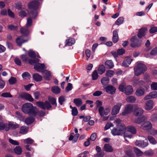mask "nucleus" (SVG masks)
<instances>
[{"label": "nucleus", "mask_w": 157, "mask_h": 157, "mask_svg": "<svg viewBox=\"0 0 157 157\" xmlns=\"http://www.w3.org/2000/svg\"><path fill=\"white\" fill-rule=\"evenodd\" d=\"M22 111L24 113L30 115H35L36 114V109L34 107L33 105L30 103H27L24 104L21 108Z\"/></svg>", "instance_id": "1"}, {"label": "nucleus", "mask_w": 157, "mask_h": 157, "mask_svg": "<svg viewBox=\"0 0 157 157\" xmlns=\"http://www.w3.org/2000/svg\"><path fill=\"white\" fill-rule=\"evenodd\" d=\"M134 70L135 75L136 76H139L146 71L147 68L144 64L138 62L136 63Z\"/></svg>", "instance_id": "2"}, {"label": "nucleus", "mask_w": 157, "mask_h": 157, "mask_svg": "<svg viewBox=\"0 0 157 157\" xmlns=\"http://www.w3.org/2000/svg\"><path fill=\"white\" fill-rule=\"evenodd\" d=\"M39 4V3L38 1H34L30 2L28 5L30 9L34 10L33 11H32L29 13L30 16L33 18H35L37 16V13L36 10L38 8Z\"/></svg>", "instance_id": "3"}, {"label": "nucleus", "mask_w": 157, "mask_h": 157, "mask_svg": "<svg viewBox=\"0 0 157 157\" xmlns=\"http://www.w3.org/2000/svg\"><path fill=\"white\" fill-rule=\"evenodd\" d=\"M125 129L124 125H121L120 127L114 128L111 130V132L113 136L121 135L124 133Z\"/></svg>", "instance_id": "4"}, {"label": "nucleus", "mask_w": 157, "mask_h": 157, "mask_svg": "<svg viewBox=\"0 0 157 157\" xmlns=\"http://www.w3.org/2000/svg\"><path fill=\"white\" fill-rule=\"evenodd\" d=\"M110 109L107 108L104 109L102 106H100L99 109L98 111L103 121L107 120L109 118L108 116H104V115H106L110 112Z\"/></svg>", "instance_id": "5"}, {"label": "nucleus", "mask_w": 157, "mask_h": 157, "mask_svg": "<svg viewBox=\"0 0 157 157\" xmlns=\"http://www.w3.org/2000/svg\"><path fill=\"white\" fill-rule=\"evenodd\" d=\"M134 108V105L128 104L126 105L124 110L120 114L121 116H125L132 112H133Z\"/></svg>", "instance_id": "6"}, {"label": "nucleus", "mask_w": 157, "mask_h": 157, "mask_svg": "<svg viewBox=\"0 0 157 157\" xmlns=\"http://www.w3.org/2000/svg\"><path fill=\"white\" fill-rule=\"evenodd\" d=\"M134 108L133 111V115L136 117L141 116L144 112V110L141 108L139 107L137 104H134Z\"/></svg>", "instance_id": "7"}, {"label": "nucleus", "mask_w": 157, "mask_h": 157, "mask_svg": "<svg viewBox=\"0 0 157 157\" xmlns=\"http://www.w3.org/2000/svg\"><path fill=\"white\" fill-rule=\"evenodd\" d=\"M36 105L41 108L44 109H49L51 107L50 103L48 101H46L44 102L41 101H37L36 103Z\"/></svg>", "instance_id": "8"}, {"label": "nucleus", "mask_w": 157, "mask_h": 157, "mask_svg": "<svg viewBox=\"0 0 157 157\" xmlns=\"http://www.w3.org/2000/svg\"><path fill=\"white\" fill-rule=\"evenodd\" d=\"M131 46L132 47L135 48L140 46L141 41L138 40L136 36H134L130 39Z\"/></svg>", "instance_id": "9"}, {"label": "nucleus", "mask_w": 157, "mask_h": 157, "mask_svg": "<svg viewBox=\"0 0 157 157\" xmlns=\"http://www.w3.org/2000/svg\"><path fill=\"white\" fill-rule=\"evenodd\" d=\"M122 105L121 103H119L114 105L113 107L111 114L113 115H116L118 113Z\"/></svg>", "instance_id": "10"}, {"label": "nucleus", "mask_w": 157, "mask_h": 157, "mask_svg": "<svg viewBox=\"0 0 157 157\" xmlns=\"http://www.w3.org/2000/svg\"><path fill=\"white\" fill-rule=\"evenodd\" d=\"M19 127V125L16 122L10 121L7 124V127L6 128V131H8L10 129H15L18 128Z\"/></svg>", "instance_id": "11"}, {"label": "nucleus", "mask_w": 157, "mask_h": 157, "mask_svg": "<svg viewBox=\"0 0 157 157\" xmlns=\"http://www.w3.org/2000/svg\"><path fill=\"white\" fill-rule=\"evenodd\" d=\"M153 101L151 100H149L146 101L145 103V109L147 110H150L153 108Z\"/></svg>", "instance_id": "12"}, {"label": "nucleus", "mask_w": 157, "mask_h": 157, "mask_svg": "<svg viewBox=\"0 0 157 157\" xmlns=\"http://www.w3.org/2000/svg\"><path fill=\"white\" fill-rule=\"evenodd\" d=\"M106 92L110 94H113L115 92L116 89L111 85H109L104 88Z\"/></svg>", "instance_id": "13"}, {"label": "nucleus", "mask_w": 157, "mask_h": 157, "mask_svg": "<svg viewBox=\"0 0 157 157\" xmlns=\"http://www.w3.org/2000/svg\"><path fill=\"white\" fill-rule=\"evenodd\" d=\"M157 97V91H153L146 95L144 98V100Z\"/></svg>", "instance_id": "14"}, {"label": "nucleus", "mask_w": 157, "mask_h": 157, "mask_svg": "<svg viewBox=\"0 0 157 157\" xmlns=\"http://www.w3.org/2000/svg\"><path fill=\"white\" fill-rule=\"evenodd\" d=\"M152 127V124L149 121H146L140 126V128L146 130L151 129Z\"/></svg>", "instance_id": "15"}, {"label": "nucleus", "mask_w": 157, "mask_h": 157, "mask_svg": "<svg viewBox=\"0 0 157 157\" xmlns=\"http://www.w3.org/2000/svg\"><path fill=\"white\" fill-rule=\"evenodd\" d=\"M79 136V134L76 133L75 135L74 133H72L69 138V140L70 141L72 140L73 143H75L78 140Z\"/></svg>", "instance_id": "16"}, {"label": "nucleus", "mask_w": 157, "mask_h": 157, "mask_svg": "<svg viewBox=\"0 0 157 157\" xmlns=\"http://www.w3.org/2000/svg\"><path fill=\"white\" fill-rule=\"evenodd\" d=\"M45 68L44 63H38L34 66V69L38 72H40Z\"/></svg>", "instance_id": "17"}, {"label": "nucleus", "mask_w": 157, "mask_h": 157, "mask_svg": "<svg viewBox=\"0 0 157 157\" xmlns=\"http://www.w3.org/2000/svg\"><path fill=\"white\" fill-rule=\"evenodd\" d=\"M22 98L25 99L30 101H33L34 99L32 96L29 94L27 93H23L21 95Z\"/></svg>", "instance_id": "18"}, {"label": "nucleus", "mask_w": 157, "mask_h": 157, "mask_svg": "<svg viewBox=\"0 0 157 157\" xmlns=\"http://www.w3.org/2000/svg\"><path fill=\"white\" fill-rule=\"evenodd\" d=\"M133 91V89L131 86L128 85L125 86L124 92L126 95H130L132 93Z\"/></svg>", "instance_id": "19"}, {"label": "nucleus", "mask_w": 157, "mask_h": 157, "mask_svg": "<svg viewBox=\"0 0 157 157\" xmlns=\"http://www.w3.org/2000/svg\"><path fill=\"white\" fill-rule=\"evenodd\" d=\"M42 72L44 78L46 80H50L52 77L50 72L47 70H45Z\"/></svg>", "instance_id": "20"}, {"label": "nucleus", "mask_w": 157, "mask_h": 157, "mask_svg": "<svg viewBox=\"0 0 157 157\" xmlns=\"http://www.w3.org/2000/svg\"><path fill=\"white\" fill-rule=\"evenodd\" d=\"M145 93V90L142 87L138 88L135 92L136 95L137 96H141L143 95Z\"/></svg>", "instance_id": "21"}, {"label": "nucleus", "mask_w": 157, "mask_h": 157, "mask_svg": "<svg viewBox=\"0 0 157 157\" xmlns=\"http://www.w3.org/2000/svg\"><path fill=\"white\" fill-rule=\"evenodd\" d=\"M34 80L36 82H40L42 79V76L38 73H35L33 76Z\"/></svg>", "instance_id": "22"}, {"label": "nucleus", "mask_w": 157, "mask_h": 157, "mask_svg": "<svg viewBox=\"0 0 157 157\" xmlns=\"http://www.w3.org/2000/svg\"><path fill=\"white\" fill-rule=\"evenodd\" d=\"M118 40V34L117 31L115 30L113 32V36L112 40L114 43H116Z\"/></svg>", "instance_id": "23"}, {"label": "nucleus", "mask_w": 157, "mask_h": 157, "mask_svg": "<svg viewBox=\"0 0 157 157\" xmlns=\"http://www.w3.org/2000/svg\"><path fill=\"white\" fill-rule=\"evenodd\" d=\"M106 67L109 69L113 68L114 66L113 62L111 60H107L105 63Z\"/></svg>", "instance_id": "24"}, {"label": "nucleus", "mask_w": 157, "mask_h": 157, "mask_svg": "<svg viewBox=\"0 0 157 157\" xmlns=\"http://www.w3.org/2000/svg\"><path fill=\"white\" fill-rule=\"evenodd\" d=\"M104 151L107 152H111L113 151V149L111 146L108 144H105L104 146Z\"/></svg>", "instance_id": "25"}, {"label": "nucleus", "mask_w": 157, "mask_h": 157, "mask_svg": "<svg viewBox=\"0 0 157 157\" xmlns=\"http://www.w3.org/2000/svg\"><path fill=\"white\" fill-rule=\"evenodd\" d=\"M132 60L130 58H128L125 60L122 63V65L125 67H128L131 64Z\"/></svg>", "instance_id": "26"}, {"label": "nucleus", "mask_w": 157, "mask_h": 157, "mask_svg": "<svg viewBox=\"0 0 157 157\" xmlns=\"http://www.w3.org/2000/svg\"><path fill=\"white\" fill-rule=\"evenodd\" d=\"M28 132V128L25 126H23L21 127L19 132V133L22 134H26Z\"/></svg>", "instance_id": "27"}, {"label": "nucleus", "mask_w": 157, "mask_h": 157, "mask_svg": "<svg viewBox=\"0 0 157 157\" xmlns=\"http://www.w3.org/2000/svg\"><path fill=\"white\" fill-rule=\"evenodd\" d=\"M127 131L132 134H135L136 132V130L135 128L133 126H129L127 127Z\"/></svg>", "instance_id": "28"}, {"label": "nucleus", "mask_w": 157, "mask_h": 157, "mask_svg": "<svg viewBox=\"0 0 157 157\" xmlns=\"http://www.w3.org/2000/svg\"><path fill=\"white\" fill-rule=\"evenodd\" d=\"M109 82V79L108 77H103L101 80V82L104 86L107 85Z\"/></svg>", "instance_id": "29"}, {"label": "nucleus", "mask_w": 157, "mask_h": 157, "mask_svg": "<svg viewBox=\"0 0 157 157\" xmlns=\"http://www.w3.org/2000/svg\"><path fill=\"white\" fill-rule=\"evenodd\" d=\"M60 89L58 86H55L52 87V90L54 93L58 94L60 92Z\"/></svg>", "instance_id": "30"}, {"label": "nucleus", "mask_w": 157, "mask_h": 157, "mask_svg": "<svg viewBox=\"0 0 157 157\" xmlns=\"http://www.w3.org/2000/svg\"><path fill=\"white\" fill-rule=\"evenodd\" d=\"M146 33V30L143 29H140L138 34V37L140 38L142 37L145 35Z\"/></svg>", "instance_id": "31"}, {"label": "nucleus", "mask_w": 157, "mask_h": 157, "mask_svg": "<svg viewBox=\"0 0 157 157\" xmlns=\"http://www.w3.org/2000/svg\"><path fill=\"white\" fill-rule=\"evenodd\" d=\"M14 151L16 154L18 155H20L22 152V149L20 147L17 146L14 149Z\"/></svg>", "instance_id": "32"}, {"label": "nucleus", "mask_w": 157, "mask_h": 157, "mask_svg": "<svg viewBox=\"0 0 157 157\" xmlns=\"http://www.w3.org/2000/svg\"><path fill=\"white\" fill-rule=\"evenodd\" d=\"M73 101L78 106H80L82 103V101L80 98H75L74 99Z\"/></svg>", "instance_id": "33"}, {"label": "nucleus", "mask_w": 157, "mask_h": 157, "mask_svg": "<svg viewBox=\"0 0 157 157\" xmlns=\"http://www.w3.org/2000/svg\"><path fill=\"white\" fill-rule=\"evenodd\" d=\"M26 41L23 40V36H21L20 37H18L16 40V42L17 44L19 46L21 45V44L25 42Z\"/></svg>", "instance_id": "34"}, {"label": "nucleus", "mask_w": 157, "mask_h": 157, "mask_svg": "<svg viewBox=\"0 0 157 157\" xmlns=\"http://www.w3.org/2000/svg\"><path fill=\"white\" fill-rule=\"evenodd\" d=\"M105 68L103 65L100 66L98 68V71L100 74H102L104 73L105 71Z\"/></svg>", "instance_id": "35"}, {"label": "nucleus", "mask_w": 157, "mask_h": 157, "mask_svg": "<svg viewBox=\"0 0 157 157\" xmlns=\"http://www.w3.org/2000/svg\"><path fill=\"white\" fill-rule=\"evenodd\" d=\"M136 100L135 98L133 96H128L126 98V101L130 103H133Z\"/></svg>", "instance_id": "36"}, {"label": "nucleus", "mask_w": 157, "mask_h": 157, "mask_svg": "<svg viewBox=\"0 0 157 157\" xmlns=\"http://www.w3.org/2000/svg\"><path fill=\"white\" fill-rule=\"evenodd\" d=\"M20 31L21 33L24 35H27L29 33L28 29L26 28H21Z\"/></svg>", "instance_id": "37"}, {"label": "nucleus", "mask_w": 157, "mask_h": 157, "mask_svg": "<svg viewBox=\"0 0 157 157\" xmlns=\"http://www.w3.org/2000/svg\"><path fill=\"white\" fill-rule=\"evenodd\" d=\"M66 44L68 46H71L75 43V40L72 38H71L67 40L66 41Z\"/></svg>", "instance_id": "38"}, {"label": "nucleus", "mask_w": 157, "mask_h": 157, "mask_svg": "<svg viewBox=\"0 0 157 157\" xmlns=\"http://www.w3.org/2000/svg\"><path fill=\"white\" fill-rule=\"evenodd\" d=\"M134 150L137 156H141L143 154V153L139 149L136 147H134Z\"/></svg>", "instance_id": "39"}, {"label": "nucleus", "mask_w": 157, "mask_h": 157, "mask_svg": "<svg viewBox=\"0 0 157 157\" xmlns=\"http://www.w3.org/2000/svg\"><path fill=\"white\" fill-rule=\"evenodd\" d=\"M34 121V119L32 117H29L26 119L25 120V124L28 125L32 123Z\"/></svg>", "instance_id": "40"}, {"label": "nucleus", "mask_w": 157, "mask_h": 157, "mask_svg": "<svg viewBox=\"0 0 157 157\" xmlns=\"http://www.w3.org/2000/svg\"><path fill=\"white\" fill-rule=\"evenodd\" d=\"M147 139L149 142L155 145L157 143V142L155 139L152 136H148Z\"/></svg>", "instance_id": "41"}, {"label": "nucleus", "mask_w": 157, "mask_h": 157, "mask_svg": "<svg viewBox=\"0 0 157 157\" xmlns=\"http://www.w3.org/2000/svg\"><path fill=\"white\" fill-rule=\"evenodd\" d=\"M153 151L151 149L146 151L144 152V155L147 156H151L153 155Z\"/></svg>", "instance_id": "42"}, {"label": "nucleus", "mask_w": 157, "mask_h": 157, "mask_svg": "<svg viewBox=\"0 0 157 157\" xmlns=\"http://www.w3.org/2000/svg\"><path fill=\"white\" fill-rule=\"evenodd\" d=\"M124 18L123 17H119L115 22V24L117 25L122 24L124 21Z\"/></svg>", "instance_id": "43"}, {"label": "nucleus", "mask_w": 157, "mask_h": 157, "mask_svg": "<svg viewBox=\"0 0 157 157\" xmlns=\"http://www.w3.org/2000/svg\"><path fill=\"white\" fill-rule=\"evenodd\" d=\"M24 143L25 144H32L34 142L33 140L30 138H28L24 140Z\"/></svg>", "instance_id": "44"}, {"label": "nucleus", "mask_w": 157, "mask_h": 157, "mask_svg": "<svg viewBox=\"0 0 157 157\" xmlns=\"http://www.w3.org/2000/svg\"><path fill=\"white\" fill-rule=\"evenodd\" d=\"M48 99L49 101L52 105H55L56 106V100L55 98L53 97H49Z\"/></svg>", "instance_id": "45"}, {"label": "nucleus", "mask_w": 157, "mask_h": 157, "mask_svg": "<svg viewBox=\"0 0 157 157\" xmlns=\"http://www.w3.org/2000/svg\"><path fill=\"white\" fill-rule=\"evenodd\" d=\"M29 56L31 58H35L36 55L35 52L32 50H30L28 53Z\"/></svg>", "instance_id": "46"}, {"label": "nucleus", "mask_w": 157, "mask_h": 157, "mask_svg": "<svg viewBox=\"0 0 157 157\" xmlns=\"http://www.w3.org/2000/svg\"><path fill=\"white\" fill-rule=\"evenodd\" d=\"M17 81L16 78L13 77H11L9 80V83L11 85L15 84Z\"/></svg>", "instance_id": "47"}, {"label": "nucleus", "mask_w": 157, "mask_h": 157, "mask_svg": "<svg viewBox=\"0 0 157 157\" xmlns=\"http://www.w3.org/2000/svg\"><path fill=\"white\" fill-rule=\"evenodd\" d=\"M65 100V97L64 96H61L59 98V102L61 105H62L63 104Z\"/></svg>", "instance_id": "48"}, {"label": "nucleus", "mask_w": 157, "mask_h": 157, "mask_svg": "<svg viewBox=\"0 0 157 157\" xmlns=\"http://www.w3.org/2000/svg\"><path fill=\"white\" fill-rule=\"evenodd\" d=\"M16 115V117H17L20 120H21L24 119V117L22 116L21 113L19 111H16L15 112Z\"/></svg>", "instance_id": "49"}, {"label": "nucleus", "mask_w": 157, "mask_h": 157, "mask_svg": "<svg viewBox=\"0 0 157 157\" xmlns=\"http://www.w3.org/2000/svg\"><path fill=\"white\" fill-rule=\"evenodd\" d=\"M39 62V60L38 59H35L34 60L29 59L28 60L29 63L31 64H33L37 63Z\"/></svg>", "instance_id": "50"}, {"label": "nucleus", "mask_w": 157, "mask_h": 157, "mask_svg": "<svg viewBox=\"0 0 157 157\" xmlns=\"http://www.w3.org/2000/svg\"><path fill=\"white\" fill-rule=\"evenodd\" d=\"M151 88L152 90H157V82H153L151 85Z\"/></svg>", "instance_id": "51"}, {"label": "nucleus", "mask_w": 157, "mask_h": 157, "mask_svg": "<svg viewBox=\"0 0 157 157\" xmlns=\"http://www.w3.org/2000/svg\"><path fill=\"white\" fill-rule=\"evenodd\" d=\"M114 74V72L112 70H108L107 71L106 73V75L107 76L112 77Z\"/></svg>", "instance_id": "52"}, {"label": "nucleus", "mask_w": 157, "mask_h": 157, "mask_svg": "<svg viewBox=\"0 0 157 157\" xmlns=\"http://www.w3.org/2000/svg\"><path fill=\"white\" fill-rule=\"evenodd\" d=\"M98 75L97 71L95 70L93 73L92 77L94 80H96L98 78Z\"/></svg>", "instance_id": "53"}, {"label": "nucleus", "mask_w": 157, "mask_h": 157, "mask_svg": "<svg viewBox=\"0 0 157 157\" xmlns=\"http://www.w3.org/2000/svg\"><path fill=\"white\" fill-rule=\"evenodd\" d=\"M113 126V124L110 122H108L106 123L105 126L104 127V129L106 130L109 129L111 127Z\"/></svg>", "instance_id": "54"}, {"label": "nucleus", "mask_w": 157, "mask_h": 157, "mask_svg": "<svg viewBox=\"0 0 157 157\" xmlns=\"http://www.w3.org/2000/svg\"><path fill=\"white\" fill-rule=\"evenodd\" d=\"M143 117H139L136 118L134 120V122L136 124H140L142 122V119Z\"/></svg>", "instance_id": "55"}, {"label": "nucleus", "mask_w": 157, "mask_h": 157, "mask_svg": "<svg viewBox=\"0 0 157 157\" xmlns=\"http://www.w3.org/2000/svg\"><path fill=\"white\" fill-rule=\"evenodd\" d=\"M32 21L31 18H28L27 20V22L26 26V27L30 26L32 24Z\"/></svg>", "instance_id": "56"}, {"label": "nucleus", "mask_w": 157, "mask_h": 157, "mask_svg": "<svg viewBox=\"0 0 157 157\" xmlns=\"http://www.w3.org/2000/svg\"><path fill=\"white\" fill-rule=\"evenodd\" d=\"M72 89V84L70 83L68 84V85L65 88V90L67 92H68L71 90Z\"/></svg>", "instance_id": "57"}, {"label": "nucleus", "mask_w": 157, "mask_h": 157, "mask_svg": "<svg viewBox=\"0 0 157 157\" xmlns=\"http://www.w3.org/2000/svg\"><path fill=\"white\" fill-rule=\"evenodd\" d=\"M121 120L119 119H117L114 122V123L116 124L117 126L120 127L121 125H124V124L121 123Z\"/></svg>", "instance_id": "58"}, {"label": "nucleus", "mask_w": 157, "mask_h": 157, "mask_svg": "<svg viewBox=\"0 0 157 157\" xmlns=\"http://www.w3.org/2000/svg\"><path fill=\"white\" fill-rule=\"evenodd\" d=\"M117 52L118 55H121L125 52V50L122 48L118 49L117 50Z\"/></svg>", "instance_id": "59"}, {"label": "nucleus", "mask_w": 157, "mask_h": 157, "mask_svg": "<svg viewBox=\"0 0 157 157\" xmlns=\"http://www.w3.org/2000/svg\"><path fill=\"white\" fill-rule=\"evenodd\" d=\"M22 76L24 78H29L31 77L30 75L27 72H25L23 73Z\"/></svg>", "instance_id": "60"}, {"label": "nucleus", "mask_w": 157, "mask_h": 157, "mask_svg": "<svg viewBox=\"0 0 157 157\" xmlns=\"http://www.w3.org/2000/svg\"><path fill=\"white\" fill-rule=\"evenodd\" d=\"M78 113V111L77 108L74 107V108L72 110V114L74 116H76Z\"/></svg>", "instance_id": "61"}, {"label": "nucleus", "mask_w": 157, "mask_h": 157, "mask_svg": "<svg viewBox=\"0 0 157 157\" xmlns=\"http://www.w3.org/2000/svg\"><path fill=\"white\" fill-rule=\"evenodd\" d=\"M151 120L152 121H157V114H154L152 115L151 117Z\"/></svg>", "instance_id": "62"}, {"label": "nucleus", "mask_w": 157, "mask_h": 157, "mask_svg": "<svg viewBox=\"0 0 157 157\" xmlns=\"http://www.w3.org/2000/svg\"><path fill=\"white\" fill-rule=\"evenodd\" d=\"M157 31V27H152L149 30V32L151 33H154Z\"/></svg>", "instance_id": "63"}, {"label": "nucleus", "mask_w": 157, "mask_h": 157, "mask_svg": "<svg viewBox=\"0 0 157 157\" xmlns=\"http://www.w3.org/2000/svg\"><path fill=\"white\" fill-rule=\"evenodd\" d=\"M150 54L153 56L157 54V46L156 48H154L150 52Z\"/></svg>", "instance_id": "64"}]
</instances>
